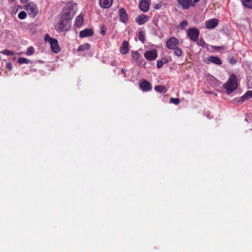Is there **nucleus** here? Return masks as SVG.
<instances>
[{
	"label": "nucleus",
	"mask_w": 252,
	"mask_h": 252,
	"mask_svg": "<svg viewBox=\"0 0 252 252\" xmlns=\"http://www.w3.org/2000/svg\"><path fill=\"white\" fill-rule=\"evenodd\" d=\"M77 11V5L74 3H68L66 4V6L63 11V20L62 21L59 25V29L61 30V32H65L68 30V26H69L70 22L69 21L74 16Z\"/></svg>",
	"instance_id": "1"
},
{
	"label": "nucleus",
	"mask_w": 252,
	"mask_h": 252,
	"mask_svg": "<svg viewBox=\"0 0 252 252\" xmlns=\"http://www.w3.org/2000/svg\"><path fill=\"white\" fill-rule=\"evenodd\" d=\"M237 79L236 75L231 74L226 83L223 85L226 93L230 94L237 88Z\"/></svg>",
	"instance_id": "2"
},
{
	"label": "nucleus",
	"mask_w": 252,
	"mask_h": 252,
	"mask_svg": "<svg viewBox=\"0 0 252 252\" xmlns=\"http://www.w3.org/2000/svg\"><path fill=\"white\" fill-rule=\"evenodd\" d=\"M44 39L45 42L49 43L51 50L52 52L58 54L61 51V48L59 45L57 39L51 37L47 33L45 35Z\"/></svg>",
	"instance_id": "3"
},
{
	"label": "nucleus",
	"mask_w": 252,
	"mask_h": 252,
	"mask_svg": "<svg viewBox=\"0 0 252 252\" xmlns=\"http://www.w3.org/2000/svg\"><path fill=\"white\" fill-rule=\"evenodd\" d=\"M32 18L35 17L38 13V9L37 5L32 2H30L24 6Z\"/></svg>",
	"instance_id": "4"
},
{
	"label": "nucleus",
	"mask_w": 252,
	"mask_h": 252,
	"mask_svg": "<svg viewBox=\"0 0 252 252\" xmlns=\"http://www.w3.org/2000/svg\"><path fill=\"white\" fill-rule=\"evenodd\" d=\"M178 40L175 37L170 38L166 42V47L170 49H173L177 46Z\"/></svg>",
	"instance_id": "5"
},
{
	"label": "nucleus",
	"mask_w": 252,
	"mask_h": 252,
	"mask_svg": "<svg viewBox=\"0 0 252 252\" xmlns=\"http://www.w3.org/2000/svg\"><path fill=\"white\" fill-rule=\"evenodd\" d=\"M139 85L141 89L143 91H149L152 88L151 84L144 79H143L140 81Z\"/></svg>",
	"instance_id": "6"
},
{
	"label": "nucleus",
	"mask_w": 252,
	"mask_h": 252,
	"mask_svg": "<svg viewBox=\"0 0 252 252\" xmlns=\"http://www.w3.org/2000/svg\"><path fill=\"white\" fill-rule=\"evenodd\" d=\"M157 53L156 50H150L146 51L144 54L145 58L149 61H154L157 57Z\"/></svg>",
	"instance_id": "7"
},
{
	"label": "nucleus",
	"mask_w": 252,
	"mask_h": 252,
	"mask_svg": "<svg viewBox=\"0 0 252 252\" xmlns=\"http://www.w3.org/2000/svg\"><path fill=\"white\" fill-rule=\"evenodd\" d=\"M252 98V90L247 91L243 96L239 98L237 102L239 104H241L246 99Z\"/></svg>",
	"instance_id": "8"
},
{
	"label": "nucleus",
	"mask_w": 252,
	"mask_h": 252,
	"mask_svg": "<svg viewBox=\"0 0 252 252\" xmlns=\"http://www.w3.org/2000/svg\"><path fill=\"white\" fill-rule=\"evenodd\" d=\"M129 51L128 42L124 41L120 48V52L123 55L126 54Z\"/></svg>",
	"instance_id": "9"
},
{
	"label": "nucleus",
	"mask_w": 252,
	"mask_h": 252,
	"mask_svg": "<svg viewBox=\"0 0 252 252\" xmlns=\"http://www.w3.org/2000/svg\"><path fill=\"white\" fill-rule=\"evenodd\" d=\"M178 3L184 9H188L192 4L191 0H177Z\"/></svg>",
	"instance_id": "10"
},
{
	"label": "nucleus",
	"mask_w": 252,
	"mask_h": 252,
	"mask_svg": "<svg viewBox=\"0 0 252 252\" xmlns=\"http://www.w3.org/2000/svg\"><path fill=\"white\" fill-rule=\"evenodd\" d=\"M148 20V17L145 15L142 14L139 15L135 19V21L139 25H142Z\"/></svg>",
	"instance_id": "11"
},
{
	"label": "nucleus",
	"mask_w": 252,
	"mask_h": 252,
	"mask_svg": "<svg viewBox=\"0 0 252 252\" xmlns=\"http://www.w3.org/2000/svg\"><path fill=\"white\" fill-rule=\"evenodd\" d=\"M139 8L141 11L144 12L148 11L149 8L148 2L145 0L141 1L139 4Z\"/></svg>",
	"instance_id": "12"
},
{
	"label": "nucleus",
	"mask_w": 252,
	"mask_h": 252,
	"mask_svg": "<svg viewBox=\"0 0 252 252\" xmlns=\"http://www.w3.org/2000/svg\"><path fill=\"white\" fill-rule=\"evenodd\" d=\"M218 24V20L213 19L209 21L206 22V26L208 29H213L216 27Z\"/></svg>",
	"instance_id": "13"
},
{
	"label": "nucleus",
	"mask_w": 252,
	"mask_h": 252,
	"mask_svg": "<svg viewBox=\"0 0 252 252\" xmlns=\"http://www.w3.org/2000/svg\"><path fill=\"white\" fill-rule=\"evenodd\" d=\"M113 0H100L99 4L104 8H109L112 4Z\"/></svg>",
	"instance_id": "14"
},
{
	"label": "nucleus",
	"mask_w": 252,
	"mask_h": 252,
	"mask_svg": "<svg viewBox=\"0 0 252 252\" xmlns=\"http://www.w3.org/2000/svg\"><path fill=\"white\" fill-rule=\"evenodd\" d=\"M208 61L213 63L217 64V65H220L222 64L221 61L218 57L210 56L208 58Z\"/></svg>",
	"instance_id": "15"
},
{
	"label": "nucleus",
	"mask_w": 252,
	"mask_h": 252,
	"mask_svg": "<svg viewBox=\"0 0 252 252\" xmlns=\"http://www.w3.org/2000/svg\"><path fill=\"white\" fill-rule=\"evenodd\" d=\"M120 17L122 22H126L127 20V16L126 10L123 8L120 9Z\"/></svg>",
	"instance_id": "16"
},
{
	"label": "nucleus",
	"mask_w": 252,
	"mask_h": 252,
	"mask_svg": "<svg viewBox=\"0 0 252 252\" xmlns=\"http://www.w3.org/2000/svg\"><path fill=\"white\" fill-rule=\"evenodd\" d=\"M189 38L193 41H196L199 36V32H187Z\"/></svg>",
	"instance_id": "17"
},
{
	"label": "nucleus",
	"mask_w": 252,
	"mask_h": 252,
	"mask_svg": "<svg viewBox=\"0 0 252 252\" xmlns=\"http://www.w3.org/2000/svg\"><path fill=\"white\" fill-rule=\"evenodd\" d=\"M84 22V18L82 15H79L77 16L75 20V26L77 27H80Z\"/></svg>",
	"instance_id": "18"
},
{
	"label": "nucleus",
	"mask_w": 252,
	"mask_h": 252,
	"mask_svg": "<svg viewBox=\"0 0 252 252\" xmlns=\"http://www.w3.org/2000/svg\"><path fill=\"white\" fill-rule=\"evenodd\" d=\"M155 90L160 93H165L167 91L166 87L162 85L156 86L155 87Z\"/></svg>",
	"instance_id": "19"
},
{
	"label": "nucleus",
	"mask_w": 252,
	"mask_h": 252,
	"mask_svg": "<svg viewBox=\"0 0 252 252\" xmlns=\"http://www.w3.org/2000/svg\"><path fill=\"white\" fill-rule=\"evenodd\" d=\"M90 48V45L88 43H85L80 45L77 48V51L80 52L84 50H89Z\"/></svg>",
	"instance_id": "20"
},
{
	"label": "nucleus",
	"mask_w": 252,
	"mask_h": 252,
	"mask_svg": "<svg viewBox=\"0 0 252 252\" xmlns=\"http://www.w3.org/2000/svg\"><path fill=\"white\" fill-rule=\"evenodd\" d=\"M242 4L245 7L252 9V0H242Z\"/></svg>",
	"instance_id": "21"
},
{
	"label": "nucleus",
	"mask_w": 252,
	"mask_h": 252,
	"mask_svg": "<svg viewBox=\"0 0 252 252\" xmlns=\"http://www.w3.org/2000/svg\"><path fill=\"white\" fill-rule=\"evenodd\" d=\"M188 25V22L186 20H183L180 23L178 26V29L179 30H184Z\"/></svg>",
	"instance_id": "22"
},
{
	"label": "nucleus",
	"mask_w": 252,
	"mask_h": 252,
	"mask_svg": "<svg viewBox=\"0 0 252 252\" xmlns=\"http://www.w3.org/2000/svg\"><path fill=\"white\" fill-rule=\"evenodd\" d=\"M173 50H174V53L176 56H177L178 57H181L182 55L183 52H182L181 49L177 47V46L176 47H175L174 49H173Z\"/></svg>",
	"instance_id": "23"
},
{
	"label": "nucleus",
	"mask_w": 252,
	"mask_h": 252,
	"mask_svg": "<svg viewBox=\"0 0 252 252\" xmlns=\"http://www.w3.org/2000/svg\"><path fill=\"white\" fill-rule=\"evenodd\" d=\"M93 35L94 32H79V36L81 38L92 36Z\"/></svg>",
	"instance_id": "24"
},
{
	"label": "nucleus",
	"mask_w": 252,
	"mask_h": 252,
	"mask_svg": "<svg viewBox=\"0 0 252 252\" xmlns=\"http://www.w3.org/2000/svg\"><path fill=\"white\" fill-rule=\"evenodd\" d=\"M0 53L3 55H7V56H13L15 54L14 52L12 51H9L7 49H5V50L2 51L1 52H0Z\"/></svg>",
	"instance_id": "25"
},
{
	"label": "nucleus",
	"mask_w": 252,
	"mask_h": 252,
	"mask_svg": "<svg viewBox=\"0 0 252 252\" xmlns=\"http://www.w3.org/2000/svg\"><path fill=\"white\" fill-rule=\"evenodd\" d=\"M18 63L20 64L23 63H29V60L25 58H19L17 61Z\"/></svg>",
	"instance_id": "26"
},
{
	"label": "nucleus",
	"mask_w": 252,
	"mask_h": 252,
	"mask_svg": "<svg viewBox=\"0 0 252 252\" xmlns=\"http://www.w3.org/2000/svg\"><path fill=\"white\" fill-rule=\"evenodd\" d=\"M26 16H27V13L24 11H21L18 14V18L20 19H24L26 17Z\"/></svg>",
	"instance_id": "27"
},
{
	"label": "nucleus",
	"mask_w": 252,
	"mask_h": 252,
	"mask_svg": "<svg viewBox=\"0 0 252 252\" xmlns=\"http://www.w3.org/2000/svg\"><path fill=\"white\" fill-rule=\"evenodd\" d=\"M170 102L176 105H178L180 103V99L178 98L171 97L170 99Z\"/></svg>",
	"instance_id": "28"
},
{
	"label": "nucleus",
	"mask_w": 252,
	"mask_h": 252,
	"mask_svg": "<svg viewBox=\"0 0 252 252\" xmlns=\"http://www.w3.org/2000/svg\"><path fill=\"white\" fill-rule=\"evenodd\" d=\"M34 52V49L32 47H30L27 50V55H31Z\"/></svg>",
	"instance_id": "29"
},
{
	"label": "nucleus",
	"mask_w": 252,
	"mask_h": 252,
	"mask_svg": "<svg viewBox=\"0 0 252 252\" xmlns=\"http://www.w3.org/2000/svg\"><path fill=\"white\" fill-rule=\"evenodd\" d=\"M138 38L139 40H140L142 43H144L145 40V37L143 32H139Z\"/></svg>",
	"instance_id": "30"
},
{
	"label": "nucleus",
	"mask_w": 252,
	"mask_h": 252,
	"mask_svg": "<svg viewBox=\"0 0 252 252\" xmlns=\"http://www.w3.org/2000/svg\"><path fill=\"white\" fill-rule=\"evenodd\" d=\"M163 63H163V62L162 61L158 60L157 61V67L158 68H161L162 66V65H163Z\"/></svg>",
	"instance_id": "31"
},
{
	"label": "nucleus",
	"mask_w": 252,
	"mask_h": 252,
	"mask_svg": "<svg viewBox=\"0 0 252 252\" xmlns=\"http://www.w3.org/2000/svg\"><path fill=\"white\" fill-rule=\"evenodd\" d=\"M6 68L8 70H11L12 68V64L11 63H6Z\"/></svg>",
	"instance_id": "32"
},
{
	"label": "nucleus",
	"mask_w": 252,
	"mask_h": 252,
	"mask_svg": "<svg viewBox=\"0 0 252 252\" xmlns=\"http://www.w3.org/2000/svg\"><path fill=\"white\" fill-rule=\"evenodd\" d=\"M187 32H199V30L195 28H190L188 30Z\"/></svg>",
	"instance_id": "33"
},
{
	"label": "nucleus",
	"mask_w": 252,
	"mask_h": 252,
	"mask_svg": "<svg viewBox=\"0 0 252 252\" xmlns=\"http://www.w3.org/2000/svg\"><path fill=\"white\" fill-rule=\"evenodd\" d=\"M161 4L160 3H158L155 4L154 8L156 9H159L161 8Z\"/></svg>",
	"instance_id": "34"
},
{
	"label": "nucleus",
	"mask_w": 252,
	"mask_h": 252,
	"mask_svg": "<svg viewBox=\"0 0 252 252\" xmlns=\"http://www.w3.org/2000/svg\"><path fill=\"white\" fill-rule=\"evenodd\" d=\"M132 55L133 58H135L136 57H138L139 56V54L137 52H132Z\"/></svg>",
	"instance_id": "35"
},
{
	"label": "nucleus",
	"mask_w": 252,
	"mask_h": 252,
	"mask_svg": "<svg viewBox=\"0 0 252 252\" xmlns=\"http://www.w3.org/2000/svg\"><path fill=\"white\" fill-rule=\"evenodd\" d=\"M106 30H107V29L105 27V26L104 25H102V26L101 27L100 32H106Z\"/></svg>",
	"instance_id": "36"
},
{
	"label": "nucleus",
	"mask_w": 252,
	"mask_h": 252,
	"mask_svg": "<svg viewBox=\"0 0 252 252\" xmlns=\"http://www.w3.org/2000/svg\"><path fill=\"white\" fill-rule=\"evenodd\" d=\"M81 32H93V30L92 29H86L84 30L81 31Z\"/></svg>",
	"instance_id": "37"
},
{
	"label": "nucleus",
	"mask_w": 252,
	"mask_h": 252,
	"mask_svg": "<svg viewBox=\"0 0 252 252\" xmlns=\"http://www.w3.org/2000/svg\"><path fill=\"white\" fill-rule=\"evenodd\" d=\"M205 42L203 40H200V43H198V44L199 45H203V44H204Z\"/></svg>",
	"instance_id": "38"
},
{
	"label": "nucleus",
	"mask_w": 252,
	"mask_h": 252,
	"mask_svg": "<svg viewBox=\"0 0 252 252\" xmlns=\"http://www.w3.org/2000/svg\"><path fill=\"white\" fill-rule=\"evenodd\" d=\"M214 48L217 49L218 50L219 49H223V47L215 46V47H214Z\"/></svg>",
	"instance_id": "39"
},
{
	"label": "nucleus",
	"mask_w": 252,
	"mask_h": 252,
	"mask_svg": "<svg viewBox=\"0 0 252 252\" xmlns=\"http://www.w3.org/2000/svg\"><path fill=\"white\" fill-rule=\"evenodd\" d=\"M20 0L22 3H25V2H27L28 1V0Z\"/></svg>",
	"instance_id": "40"
},
{
	"label": "nucleus",
	"mask_w": 252,
	"mask_h": 252,
	"mask_svg": "<svg viewBox=\"0 0 252 252\" xmlns=\"http://www.w3.org/2000/svg\"><path fill=\"white\" fill-rule=\"evenodd\" d=\"M200 0H193V1L194 3H197Z\"/></svg>",
	"instance_id": "41"
},
{
	"label": "nucleus",
	"mask_w": 252,
	"mask_h": 252,
	"mask_svg": "<svg viewBox=\"0 0 252 252\" xmlns=\"http://www.w3.org/2000/svg\"><path fill=\"white\" fill-rule=\"evenodd\" d=\"M102 35H104L105 32H101Z\"/></svg>",
	"instance_id": "42"
},
{
	"label": "nucleus",
	"mask_w": 252,
	"mask_h": 252,
	"mask_svg": "<svg viewBox=\"0 0 252 252\" xmlns=\"http://www.w3.org/2000/svg\"><path fill=\"white\" fill-rule=\"evenodd\" d=\"M121 71H122V73H124V69H122Z\"/></svg>",
	"instance_id": "43"
},
{
	"label": "nucleus",
	"mask_w": 252,
	"mask_h": 252,
	"mask_svg": "<svg viewBox=\"0 0 252 252\" xmlns=\"http://www.w3.org/2000/svg\"><path fill=\"white\" fill-rule=\"evenodd\" d=\"M10 0V1H11V2H13V1H14L15 0Z\"/></svg>",
	"instance_id": "44"
},
{
	"label": "nucleus",
	"mask_w": 252,
	"mask_h": 252,
	"mask_svg": "<svg viewBox=\"0 0 252 252\" xmlns=\"http://www.w3.org/2000/svg\"><path fill=\"white\" fill-rule=\"evenodd\" d=\"M230 62H231V63H233L232 62H234V61H232V60H231V61H230Z\"/></svg>",
	"instance_id": "45"
},
{
	"label": "nucleus",
	"mask_w": 252,
	"mask_h": 252,
	"mask_svg": "<svg viewBox=\"0 0 252 252\" xmlns=\"http://www.w3.org/2000/svg\"><path fill=\"white\" fill-rule=\"evenodd\" d=\"M230 62H231V63H233L232 62H234V61H232V60H231V61H230Z\"/></svg>",
	"instance_id": "46"
}]
</instances>
